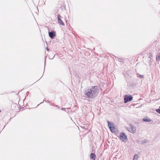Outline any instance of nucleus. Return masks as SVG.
Returning a JSON list of instances; mask_svg holds the SVG:
<instances>
[{
	"label": "nucleus",
	"instance_id": "1",
	"mask_svg": "<svg viewBox=\"0 0 160 160\" xmlns=\"http://www.w3.org/2000/svg\"><path fill=\"white\" fill-rule=\"evenodd\" d=\"M99 88L98 86H91L85 90L84 93L85 97L88 99H93L96 97L99 92Z\"/></svg>",
	"mask_w": 160,
	"mask_h": 160
},
{
	"label": "nucleus",
	"instance_id": "2",
	"mask_svg": "<svg viewBox=\"0 0 160 160\" xmlns=\"http://www.w3.org/2000/svg\"><path fill=\"white\" fill-rule=\"evenodd\" d=\"M60 9V8L58 9V10L55 12V15L57 16V19L58 23L60 25L64 26L65 25L63 21L62 20V18H63L60 15V13L59 12V10Z\"/></svg>",
	"mask_w": 160,
	"mask_h": 160
},
{
	"label": "nucleus",
	"instance_id": "3",
	"mask_svg": "<svg viewBox=\"0 0 160 160\" xmlns=\"http://www.w3.org/2000/svg\"><path fill=\"white\" fill-rule=\"evenodd\" d=\"M133 99V97L130 94L126 95L124 96V102L126 103L128 102L131 101Z\"/></svg>",
	"mask_w": 160,
	"mask_h": 160
},
{
	"label": "nucleus",
	"instance_id": "4",
	"mask_svg": "<svg viewBox=\"0 0 160 160\" xmlns=\"http://www.w3.org/2000/svg\"><path fill=\"white\" fill-rule=\"evenodd\" d=\"M119 138L123 142H126L128 140L127 136L123 132H122L120 133Z\"/></svg>",
	"mask_w": 160,
	"mask_h": 160
},
{
	"label": "nucleus",
	"instance_id": "5",
	"mask_svg": "<svg viewBox=\"0 0 160 160\" xmlns=\"http://www.w3.org/2000/svg\"><path fill=\"white\" fill-rule=\"evenodd\" d=\"M48 33L49 37L52 39H53L56 36V32L54 30H52L50 32L49 31Z\"/></svg>",
	"mask_w": 160,
	"mask_h": 160
},
{
	"label": "nucleus",
	"instance_id": "6",
	"mask_svg": "<svg viewBox=\"0 0 160 160\" xmlns=\"http://www.w3.org/2000/svg\"><path fill=\"white\" fill-rule=\"evenodd\" d=\"M130 129H129L130 132L132 133H134L135 132L136 129L135 128L133 127V126L132 125H131L130 126Z\"/></svg>",
	"mask_w": 160,
	"mask_h": 160
},
{
	"label": "nucleus",
	"instance_id": "7",
	"mask_svg": "<svg viewBox=\"0 0 160 160\" xmlns=\"http://www.w3.org/2000/svg\"><path fill=\"white\" fill-rule=\"evenodd\" d=\"M107 122L108 123V126L109 127L110 129H111V128L112 127H113L114 125H113V123H112L111 122H110L109 121L107 120Z\"/></svg>",
	"mask_w": 160,
	"mask_h": 160
},
{
	"label": "nucleus",
	"instance_id": "8",
	"mask_svg": "<svg viewBox=\"0 0 160 160\" xmlns=\"http://www.w3.org/2000/svg\"><path fill=\"white\" fill-rule=\"evenodd\" d=\"M90 158L93 160H95L96 158L95 154L93 153H91L90 155Z\"/></svg>",
	"mask_w": 160,
	"mask_h": 160
},
{
	"label": "nucleus",
	"instance_id": "9",
	"mask_svg": "<svg viewBox=\"0 0 160 160\" xmlns=\"http://www.w3.org/2000/svg\"><path fill=\"white\" fill-rule=\"evenodd\" d=\"M156 60L157 61H160V53H159L156 55Z\"/></svg>",
	"mask_w": 160,
	"mask_h": 160
},
{
	"label": "nucleus",
	"instance_id": "10",
	"mask_svg": "<svg viewBox=\"0 0 160 160\" xmlns=\"http://www.w3.org/2000/svg\"><path fill=\"white\" fill-rule=\"evenodd\" d=\"M122 73L125 78H127L128 77V74L127 72V70L123 72Z\"/></svg>",
	"mask_w": 160,
	"mask_h": 160
},
{
	"label": "nucleus",
	"instance_id": "11",
	"mask_svg": "<svg viewBox=\"0 0 160 160\" xmlns=\"http://www.w3.org/2000/svg\"><path fill=\"white\" fill-rule=\"evenodd\" d=\"M138 158V156L137 154H136L134 155L133 160H137Z\"/></svg>",
	"mask_w": 160,
	"mask_h": 160
},
{
	"label": "nucleus",
	"instance_id": "12",
	"mask_svg": "<svg viewBox=\"0 0 160 160\" xmlns=\"http://www.w3.org/2000/svg\"><path fill=\"white\" fill-rule=\"evenodd\" d=\"M144 121L145 122H149L151 121V119L149 118H145L143 119Z\"/></svg>",
	"mask_w": 160,
	"mask_h": 160
},
{
	"label": "nucleus",
	"instance_id": "13",
	"mask_svg": "<svg viewBox=\"0 0 160 160\" xmlns=\"http://www.w3.org/2000/svg\"><path fill=\"white\" fill-rule=\"evenodd\" d=\"M115 129H116V128H115V126H113V127H112V128H111V129H110V130H111V132H115L114 131H113V130H114Z\"/></svg>",
	"mask_w": 160,
	"mask_h": 160
},
{
	"label": "nucleus",
	"instance_id": "14",
	"mask_svg": "<svg viewBox=\"0 0 160 160\" xmlns=\"http://www.w3.org/2000/svg\"><path fill=\"white\" fill-rule=\"evenodd\" d=\"M45 99H46V98H45L43 100V102H41V103H40L39 104H38V106L39 104H41V103H43L44 102V101H45V102H48V103H49V104H50V102H49V101H46V100H45Z\"/></svg>",
	"mask_w": 160,
	"mask_h": 160
},
{
	"label": "nucleus",
	"instance_id": "15",
	"mask_svg": "<svg viewBox=\"0 0 160 160\" xmlns=\"http://www.w3.org/2000/svg\"><path fill=\"white\" fill-rule=\"evenodd\" d=\"M118 61L119 62H121L122 63H123L124 61L122 59H119Z\"/></svg>",
	"mask_w": 160,
	"mask_h": 160
},
{
	"label": "nucleus",
	"instance_id": "16",
	"mask_svg": "<svg viewBox=\"0 0 160 160\" xmlns=\"http://www.w3.org/2000/svg\"><path fill=\"white\" fill-rule=\"evenodd\" d=\"M156 111L157 112L160 114V108L156 109Z\"/></svg>",
	"mask_w": 160,
	"mask_h": 160
},
{
	"label": "nucleus",
	"instance_id": "17",
	"mask_svg": "<svg viewBox=\"0 0 160 160\" xmlns=\"http://www.w3.org/2000/svg\"><path fill=\"white\" fill-rule=\"evenodd\" d=\"M46 50H47V51H49V50H50L49 49L48 47H47L46 48Z\"/></svg>",
	"mask_w": 160,
	"mask_h": 160
},
{
	"label": "nucleus",
	"instance_id": "18",
	"mask_svg": "<svg viewBox=\"0 0 160 160\" xmlns=\"http://www.w3.org/2000/svg\"><path fill=\"white\" fill-rule=\"evenodd\" d=\"M29 91H28L27 92H26V95H27V96H28V94H29Z\"/></svg>",
	"mask_w": 160,
	"mask_h": 160
},
{
	"label": "nucleus",
	"instance_id": "19",
	"mask_svg": "<svg viewBox=\"0 0 160 160\" xmlns=\"http://www.w3.org/2000/svg\"><path fill=\"white\" fill-rule=\"evenodd\" d=\"M65 108H61V109L62 110L65 111Z\"/></svg>",
	"mask_w": 160,
	"mask_h": 160
},
{
	"label": "nucleus",
	"instance_id": "20",
	"mask_svg": "<svg viewBox=\"0 0 160 160\" xmlns=\"http://www.w3.org/2000/svg\"><path fill=\"white\" fill-rule=\"evenodd\" d=\"M137 75H138V77H140V74H139V73H138Z\"/></svg>",
	"mask_w": 160,
	"mask_h": 160
},
{
	"label": "nucleus",
	"instance_id": "21",
	"mask_svg": "<svg viewBox=\"0 0 160 160\" xmlns=\"http://www.w3.org/2000/svg\"><path fill=\"white\" fill-rule=\"evenodd\" d=\"M129 129H130V128H127V130L130 132V130H129Z\"/></svg>",
	"mask_w": 160,
	"mask_h": 160
},
{
	"label": "nucleus",
	"instance_id": "22",
	"mask_svg": "<svg viewBox=\"0 0 160 160\" xmlns=\"http://www.w3.org/2000/svg\"><path fill=\"white\" fill-rule=\"evenodd\" d=\"M55 107H58V108H59L60 107H58V105H55Z\"/></svg>",
	"mask_w": 160,
	"mask_h": 160
},
{
	"label": "nucleus",
	"instance_id": "23",
	"mask_svg": "<svg viewBox=\"0 0 160 160\" xmlns=\"http://www.w3.org/2000/svg\"><path fill=\"white\" fill-rule=\"evenodd\" d=\"M46 60V58H45V64Z\"/></svg>",
	"mask_w": 160,
	"mask_h": 160
},
{
	"label": "nucleus",
	"instance_id": "24",
	"mask_svg": "<svg viewBox=\"0 0 160 160\" xmlns=\"http://www.w3.org/2000/svg\"><path fill=\"white\" fill-rule=\"evenodd\" d=\"M55 56V55H54L53 57L52 58H51V59H53L54 58V57Z\"/></svg>",
	"mask_w": 160,
	"mask_h": 160
},
{
	"label": "nucleus",
	"instance_id": "25",
	"mask_svg": "<svg viewBox=\"0 0 160 160\" xmlns=\"http://www.w3.org/2000/svg\"><path fill=\"white\" fill-rule=\"evenodd\" d=\"M115 134H117V132H115Z\"/></svg>",
	"mask_w": 160,
	"mask_h": 160
},
{
	"label": "nucleus",
	"instance_id": "26",
	"mask_svg": "<svg viewBox=\"0 0 160 160\" xmlns=\"http://www.w3.org/2000/svg\"><path fill=\"white\" fill-rule=\"evenodd\" d=\"M140 77H141V78L143 77L141 75Z\"/></svg>",
	"mask_w": 160,
	"mask_h": 160
},
{
	"label": "nucleus",
	"instance_id": "27",
	"mask_svg": "<svg viewBox=\"0 0 160 160\" xmlns=\"http://www.w3.org/2000/svg\"><path fill=\"white\" fill-rule=\"evenodd\" d=\"M51 105H52V104H50Z\"/></svg>",
	"mask_w": 160,
	"mask_h": 160
},
{
	"label": "nucleus",
	"instance_id": "28",
	"mask_svg": "<svg viewBox=\"0 0 160 160\" xmlns=\"http://www.w3.org/2000/svg\"><path fill=\"white\" fill-rule=\"evenodd\" d=\"M46 42V43L47 44V42Z\"/></svg>",
	"mask_w": 160,
	"mask_h": 160
},
{
	"label": "nucleus",
	"instance_id": "29",
	"mask_svg": "<svg viewBox=\"0 0 160 160\" xmlns=\"http://www.w3.org/2000/svg\"><path fill=\"white\" fill-rule=\"evenodd\" d=\"M1 111L0 110V112H1Z\"/></svg>",
	"mask_w": 160,
	"mask_h": 160
},
{
	"label": "nucleus",
	"instance_id": "30",
	"mask_svg": "<svg viewBox=\"0 0 160 160\" xmlns=\"http://www.w3.org/2000/svg\"><path fill=\"white\" fill-rule=\"evenodd\" d=\"M159 108H160V107H159Z\"/></svg>",
	"mask_w": 160,
	"mask_h": 160
}]
</instances>
